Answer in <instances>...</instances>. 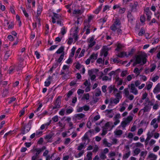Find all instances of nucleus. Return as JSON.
<instances>
[{
  "mask_svg": "<svg viewBox=\"0 0 160 160\" xmlns=\"http://www.w3.org/2000/svg\"><path fill=\"white\" fill-rule=\"evenodd\" d=\"M102 8V6L99 7L98 8L96 9L94 11V12L96 14H98L99 11L101 10Z\"/></svg>",
  "mask_w": 160,
  "mask_h": 160,
  "instance_id": "46",
  "label": "nucleus"
},
{
  "mask_svg": "<svg viewBox=\"0 0 160 160\" xmlns=\"http://www.w3.org/2000/svg\"><path fill=\"white\" fill-rule=\"evenodd\" d=\"M66 32V31L65 30V28L64 27H63L61 29V32L62 34V35H64Z\"/></svg>",
  "mask_w": 160,
  "mask_h": 160,
  "instance_id": "52",
  "label": "nucleus"
},
{
  "mask_svg": "<svg viewBox=\"0 0 160 160\" xmlns=\"http://www.w3.org/2000/svg\"><path fill=\"white\" fill-rule=\"evenodd\" d=\"M123 47V46L121 44V43H118L117 45V48L115 50L116 51H119V50Z\"/></svg>",
  "mask_w": 160,
  "mask_h": 160,
  "instance_id": "24",
  "label": "nucleus"
},
{
  "mask_svg": "<svg viewBox=\"0 0 160 160\" xmlns=\"http://www.w3.org/2000/svg\"><path fill=\"white\" fill-rule=\"evenodd\" d=\"M112 143H111V144H112V145H113V144H116L118 142V139L116 138H113L112 139Z\"/></svg>",
  "mask_w": 160,
  "mask_h": 160,
  "instance_id": "41",
  "label": "nucleus"
},
{
  "mask_svg": "<svg viewBox=\"0 0 160 160\" xmlns=\"http://www.w3.org/2000/svg\"><path fill=\"white\" fill-rule=\"evenodd\" d=\"M128 88H125L124 90V93L125 94L126 96L127 97L129 95V89Z\"/></svg>",
  "mask_w": 160,
  "mask_h": 160,
  "instance_id": "28",
  "label": "nucleus"
},
{
  "mask_svg": "<svg viewBox=\"0 0 160 160\" xmlns=\"http://www.w3.org/2000/svg\"><path fill=\"white\" fill-rule=\"evenodd\" d=\"M140 152V150L138 148H137L134 150V152L136 155L138 154Z\"/></svg>",
  "mask_w": 160,
  "mask_h": 160,
  "instance_id": "44",
  "label": "nucleus"
},
{
  "mask_svg": "<svg viewBox=\"0 0 160 160\" xmlns=\"http://www.w3.org/2000/svg\"><path fill=\"white\" fill-rule=\"evenodd\" d=\"M50 81L47 80L45 82V86L46 87H48L50 85Z\"/></svg>",
  "mask_w": 160,
  "mask_h": 160,
  "instance_id": "63",
  "label": "nucleus"
},
{
  "mask_svg": "<svg viewBox=\"0 0 160 160\" xmlns=\"http://www.w3.org/2000/svg\"><path fill=\"white\" fill-rule=\"evenodd\" d=\"M160 91V85L158 84L154 88L153 92L154 93L158 92Z\"/></svg>",
  "mask_w": 160,
  "mask_h": 160,
  "instance_id": "13",
  "label": "nucleus"
},
{
  "mask_svg": "<svg viewBox=\"0 0 160 160\" xmlns=\"http://www.w3.org/2000/svg\"><path fill=\"white\" fill-rule=\"evenodd\" d=\"M84 29H90L91 26L89 23L87 22H84Z\"/></svg>",
  "mask_w": 160,
  "mask_h": 160,
  "instance_id": "16",
  "label": "nucleus"
},
{
  "mask_svg": "<svg viewBox=\"0 0 160 160\" xmlns=\"http://www.w3.org/2000/svg\"><path fill=\"white\" fill-rule=\"evenodd\" d=\"M84 92V90L81 89H78L77 91V93L78 95L83 94Z\"/></svg>",
  "mask_w": 160,
  "mask_h": 160,
  "instance_id": "59",
  "label": "nucleus"
},
{
  "mask_svg": "<svg viewBox=\"0 0 160 160\" xmlns=\"http://www.w3.org/2000/svg\"><path fill=\"white\" fill-rule=\"evenodd\" d=\"M95 91L96 92L95 93V96L96 97H98L100 96L101 94V91L100 89L97 88L96 89Z\"/></svg>",
  "mask_w": 160,
  "mask_h": 160,
  "instance_id": "21",
  "label": "nucleus"
},
{
  "mask_svg": "<svg viewBox=\"0 0 160 160\" xmlns=\"http://www.w3.org/2000/svg\"><path fill=\"white\" fill-rule=\"evenodd\" d=\"M100 157L101 159H104L106 158L107 157L104 152H102L100 155Z\"/></svg>",
  "mask_w": 160,
  "mask_h": 160,
  "instance_id": "31",
  "label": "nucleus"
},
{
  "mask_svg": "<svg viewBox=\"0 0 160 160\" xmlns=\"http://www.w3.org/2000/svg\"><path fill=\"white\" fill-rule=\"evenodd\" d=\"M115 135L118 136H120L122 134V131L121 130L116 129L114 131Z\"/></svg>",
  "mask_w": 160,
  "mask_h": 160,
  "instance_id": "14",
  "label": "nucleus"
},
{
  "mask_svg": "<svg viewBox=\"0 0 160 160\" xmlns=\"http://www.w3.org/2000/svg\"><path fill=\"white\" fill-rule=\"evenodd\" d=\"M113 87L112 85L108 87V92L109 93H111L113 90Z\"/></svg>",
  "mask_w": 160,
  "mask_h": 160,
  "instance_id": "54",
  "label": "nucleus"
},
{
  "mask_svg": "<svg viewBox=\"0 0 160 160\" xmlns=\"http://www.w3.org/2000/svg\"><path fill=\"white\" fill-rule=\"evenodd\" d=\"M159 78V76L158 75H156L152 78L151 80L153 82H155L158 80Z\"/></svg>",
  "mask_w": 160,
  "mask_h": 160,
  "instance_id": "45",
  "label": "nucleus"
},
{
  "mask_svg": "<svg viewBox=\"0 0 160 160\" xmlns=\"http://www.w3.org/2000/svg\"><path fill=\"white\" fill-rule=\"evenodd\" d=\"M155 131V130H152L151 132L149 131L147 133V138L145 140V142H148L152 137L154 135V133Z\"/></svg>",
  "mask_w": 160,
  "mask_h": 160,
  "instance_id": "7",
  "label": "nucleus"
},
{
  "mask_svg": "<svg viewBox=\"0 0 160 160\" xmlns=\"http://www.w3.org/2000/svg\"><path fill=\"white\" fill-rule=\"evenodd\" d=\"M148 158H152L153 159L156 160L157 158V156L154 154L151 153L149 154L148 156Z\"/></svg>",
  "mask_w": 160,
  "mask_h": 160,
  "instance_id": "25",
  "label": "nucleus"
},
{
  "mask_svg": "<svg viewBox=\"0 0 160 160\" xmlns=\"http://www.w3.org/2000/svg\"><path fill=\"white\" fill-rule=\"evenodd\" d=\"M147 153V151H142L141 152L140 156L144 158L146 156Z\"/></svg>",
  "mask_w": 160,
  "mask_h": 160,
  "instance_id": "37",
  "label": "nucleus"
},
{
  "mask_svg": "<svg viewBox=\"0 0 160 160\" xmlns=\"http://www.w3.org/2000/svg\"><path fill=\"white\" fill-rule=\"evenodd\" d=\"M76 48L75 47H73L71 50V54L72 55V57H73L74 54V53L75 52V51L76 50Z\"/></svg>",
  "mask_w": 160,
  "mask_h": 160,
  "instance_id": "61",
  "label": "nucleus"
},
{
  "mask_svg": "<svg viewBox=\"0 0 160 160\" xmlns=\"http://www.w3.org/2000/svg\"><path fill=\"white\" fill-rule=\"evenodd\" d=\"M133 72L137 74V76H138L140 73V70H139L138 68H136L134 70Z\"/></svg>",
  "mask_w": 160,
  "mask_h": 160,
  "instance_id": "30",
  "label": "nucleus"
},
{
  "mask_svg": "<svg viewBox=\"0 0 160 160\" xmlns=\"http://www.w3.org/2000/svg\"><path fill=\"white\" fill-rule=\"evenodd\" d=\"M147 96H148V94L147 93L145 92L144 93L142 96V99L145 100V99H146L147 98Z\"/></svg>",
  "mask_w": 160,
  "mask_h": 160,
  "instance_id": "48",
  "label": "nucleus"
},
{
  "mask_svg": "<svg viewBox=\"0 0 160 160\" xmlns=\"http://www.w3.org/2000/svg\"><path fill=\"white\" fill-rule=\"evenodd\" d=\"M105 112L106 113V116L109 118H112L114 115V113L112 109L110 110L107 109L106 110Z\"/></svg>",
  "mask_w": 160,
  "mask_h": 160,
  "instance_id": "6",
  "label": "nucleus"
},
{
  "mask_svg": "<svg viewBox=\"0 0 160 160\" xmlns=\"http://www.w3.org/2000/svg\"><path fill=\"white\" fill-rule=\"evenodd\" d=\"M125 10H126V9L125 8H120L119 11V13H120V14L123 13L125 12Z\"/></svg>",
  "mask_w": 160,
  "mask_h": 160,
  "instance_id": "55",
  "label": "nucleus"
},
{
  "mask_svg": "<svg viewBox=\"0 0 160 160\" xmlns=\"http://www.w3.org/2000/svg\"><path fill=\"white\" fill-rule=\"evenodd\" d=\"M145 33L144 30L142 28H141L140 31L138 33V35L139 36H141Z\"/></svg>",
  "mask_w": 160,
  "mask_h": 160,
  "instance_id": "42",
  "label": "nucleus"
},
{
  "mask_svg": "<svg viewBox=\"0 0 160 160\" xmlns=\"http://www.w3.org/2000/svg\"><path fill=\"white\" fill-rule=\"evenodd\" d=\"M64 56V52L62 53L60 56V58H58V60H56V61H58V62H60L63 60Z\"/></svg>",
  "mask_w": 160,
  "mask_h": 160,
  "instance_id": "19",
  "label": "nucleus"
},
{
  "mask_svg": "<svg viewBox=\"0 0 160 160\" xmlns=\"http://www.w3.org/2000/svg\"><path fill=\"white\" fill-rule=\"evenodd\" d=\"M143 130L142 128L139 129L138 130V134L139 135H141L143 132Z\"/></svg>",
  "mask_w": 160,
  "mask_h": 160,
  "instance_id": "62",
  "label": "nucleus"
},
{
  "mask_svg": "<svg viewBox=\"0 0 160 160\" xmlns=\"http://www.w3.org/2000/svg\"><path fill=\"white\" fill-rule=\"evenodd\" d=\"M119 98H111L110 100V104H112L113 103L117 104L119 102Z\"/></svg>",
  "mask_w": 160,
  "mask_h": 160,
  "instance_id": "10",
  "label": "nucleus"
},
{
  "mask_svg": "<svg viewBox=\"0 0 160 160\" xmlns=\"http://www.w3.org/2000/svg\"><path fill=\"white\" fill-rule=\"evenodd\" d=\"M107 88V86L103 85L102 87V91L103 92H105L106 91V88Z\"/></svg>",
  "mask_w": 160,
  "mask_h": 160,
  "instance_id": "56",
  "label": "nucleus"
},
{
  "mask_svg": "<svg viewBox=\"0 0 160 160\" xmlns=\"http://www.w3.org/2000/svg\"><path fill=\"white\" fill-rule=\"evenodd\" d=\"M146 55L144 54H140L138 55H136L132 59L127 65L128 66L130 65V63L133 62V66H135L137 64H141V65L145 64L147 61Z\"/></svg>",
  "mask_w": 160,
  "mask_h": 160,
  "instance_id": "1",
  "label": "nucleus"
},
{
  "mask_svg": "<svg viewBox=\"0 0 160 160\" xmlns=\"http://www.w3.org/2000/svg\"><path fill=\"white\" fill-rule=\"evenodd\" d=\"M98 57V55L97 54L93 53L90 57L89 58L91 60L93 59L94 60L96 59Z\"/></svg>",
  "mask_w": 160,
  "mask_h": 160,
  "instance_id": "17",
  "label": "nucleus"
},
{
  "mask_svg": "<svg viewBox=\"0 0 160 160\" xmlns=\"http://www.w3.org/2000/svg\"><path fill=\"white\" fill-rule=\"evenodd\" d=\"M11 54V53L9 52V51H7L4 56L5 59H7L10 56Z\"/></svg>",
  "mask_w": 160,
  "mask_h": 160,
  "instance_id": "34",
  "label": "nucleus"
},
{
  "mask_svg": "<svg viewBox=\"0 0 160 160\" xmlns=\"http://www.w3.org/2000/svg\"><path fill=\"white\" fill-rule=\"evenodd\" d=\"M54 17L57 19H60L61 18V16L55 12H53Z\"/></svg>",
  "mask_w": 160,
  "mask_h": 160,
  "instance_id": "40",
  "label": "nucleus"
},
{
  "mask_svg": "<svg viewBox=\"0 0 160 160\" xmlns=\"http://www.w3.org/2000/svg\"><path fill=\"white\" fill-rule=\"evenodd\" d=\"M31 128V125L28 123L26 125L22 127L21 129V132L20 134H25L28 132Z\"/></svg>",
  "mask_w": 160,
  "mask_h": 160,
  "instance_id": "4",
  "label": "nucleus"
},
{
  "mask_svg": "<svg viewBox=\"0 0 160 160\" xmlns=\"http://www.w3.org/2000/svg\"><path fill=\"white\" fill-rule=\"evenodd\" d=\"M70 141V139L69 138H67L65 139L64 143L66 144H68Z\"/></svg>",
  "mask_w": 160,
  "mask_h": 160,
  "instance_id": "64",
  "label": "nucleus"
},
{
  "mask_svg": "<svg viewBox=\"0 0 160 160\" xmlns=\"http://www.w3.org/2000/svg\"><path fill=\"white\" fill-rule=\"evenodd\" d=\"M128 87L130 89V92L133 93L134 95H136L138 93V91L137 89L135 88V85L133 83L129 84Z\"/></svg>",
  "mask_w": 160,
  "mask_h": 160,
  "instance_id": "5",
  "label": "nucleus"
},
{
  "mask_svg": "<svg viewBox=\"0 0 160 160\" xmlns=\"http://www.w3.org/2000/svg\"><path fill=\"white\" fill-rule=\"evenodd\" d=\"M85 143H81L80 144V145L78 146L77 150H81L84 148Z\"/></svg>",
  "mask_w": 160,
  "mask_h": 160,
  "instance_id": "20",
  "label": "nucleus"
},
{
  "mask_svg": "<svg viewBox=\"0 0 160 160\" xmlns=\"http://www.w3.org/2000/svg\"><path fill=\"white\" fill-rule=\"evenodd\" d=\"M61 103V100L59 98V97L57 98L54 103V104L57 105V106H54L52 108L53 109H54L57 108H58L60 107V105Z\"/></svg>",
  "mask_w": 160,
  "mask_h": 160,
  "instance_id": "8",
  "label": "nucleus"
},
{
  "mask_svg": "<svg viewBox=\"0 0 160 160\" xmlns=\"http://www.w3.org/2000/svg\"><path fill=\"white\" fill-rule=\"evenodd\" d=\"M89 93L85 94L83 95V98L88 100L89 99Z\"/></svg>",
  "mask_w": 160,
  "mask_h": 160,
  "instance_id": "38",
  "label": "nucleus"
},
{
  "mask_svg": "<svg viewBox=\"0 0 160 160\" xmlns=\"http://www.w3.org/2000/svg\"><path fill=\"white\" fill-rule=\"evenodd\" d=\"M121 24L118 18L116 19L114 23L110 27V28L112 31L115 32L119 28H121Z\"/></svg>",
  "mask_w": 160,
  "mask_h": 160,
  "instance_id": "3",
  "label": "nucleus"
},
{
  "mask_svg": "<svg viewBox=\"0 0 160 160\" xmlns=\"http://www.w3.org/2000/svg\"><path fill=\"white\" fill-rule=\"evenodd\" d=\"M130 155V152H129L124 154L123 158V159H126L128 158Z\"/></svg>",
  "mask_w": 160,
  "mask_h": 160,
  "instance_id": "36",
  "label": "nucleus"
},
{
  "mask_svg": "<svg viewBox=\"0 0 160 160\" xmlns=\"http://www.w3.org/2000/svg\"><path fill=\"white\" fill-rule=\"evenodd\" d=\"M42 107V103H40L39 106L38 107V108L36 109V110H35L34 111V113H36L38 111H39L41 107Z\"/></svg>",
  "mask_w": 160,
  "mask_h": 160,
  "instance_id": "53",
  "label": "nucleus"
},
{
  "mask_svg": "<svg viewBox=\"0 0 160 160\" xmlns=\"http://www.w3.org/2000/svg\"><path fill=\"white\" fill-rule=\"evenodd\" d=\"M92 153L91 152H88L87 155V157L88 160H92Z\"/></svg>",
  "mask_w": 160,
  "mask_h": 160,
  "instance_id": "29",
  "label": "nucleus"
},
{
  "mask_svg": "<svg viewBox=\"0 0 160 160\" xmlns=\"http://www.w3.org/2000/svg\"><path fill=\"white\" fill-rule=\"evenodd\" d=\"M82 13V12L78 9L75 10L73 12V13L75 14H81Z\"/></svg>",
  "mask_w": 160,
  "mask_h": 160,
  "instance_id": "35",
  "label": "nucleus"
},
{
  "mask_svg": "<svg viewBox=\"0 0 160 160\" xmlns=\"http://www.w3.org/2000/svg\"><path fill=\"white\" fill-rule=\"evenodd\" d=\"M42 11V7L41 6L39 5L38 7L37 11V15L38 17Z\"/></svg>",
  "mask_w": 160,
  "mask_h": 160,
  "instance_id": "15",
  "label": "nucleus"
},
{
  "mask_svg": "<svg viewBox=\"0 0 160 160\" xmlns=\"http://www.w3.org/2000/svg\"><path fill=\"white\" fill-rule=\"evenodd\" d=\"M85 52V50L84 49H83L82 50V51L79 55L78 58H80L81 57L83 56L84 55V53Z\"/></svg>",
  "mask_w": 160,
  "mask_h": 160,
  "instance_id": "43",
  "label": "nucleus"
},
{
  "mask_svg": "<svg viewBox=\"0 0 160 160\" xmlns=\"http://www.w3.org/2000/svg\"><path fill=\"white\" fill-rule=\"evenodd\" d=\"M103 143L104 144L106 147H110L112 145V144L108 142L106 138H104L103 140Z\"/></svg>",
  "mask_w": 160,
  "mask_h": 160,
  "instance_id": "12",
  "label": "nucleus"
},
{
  "mask_svg": "<svg viewBox=\"0 0 160 160\" xmlns=\"http://www.w3.org/2000/svg\"><path fill=\"white\" fill-rule=\"evenodd\" d=\"M36 21L37 22H36L38 23V26H40L41 25L40 19L39 18V17H38L37 15L36 16Z\"/></svg>",
  "mask_w": 160,
  "mask_h": 160,
  "instance_id": "39",
  "label": "nucleus"
},
{
  "mask_svg": "<svg viewBox=\"0 0 160 160\" xmlns=\"http://www.w3.org/2000/svg\"><path fill=\"white\" fill-rule=\"evenodd\" d=\"M118 56L120 58H122L124 56H126L127 57V53L125 52H122L119 54Z\"/></svg>",
  "mask_w": 160,
  "mask_h": 160,
  "instance_id": "18",
  "label": "nucleus"
},
{
  "mask_svg": "<svg viewBox=\"0 0 160 160\" xmlns=\"http://www.w3.org/2000/svg\"><path fill=\"white\" fill-rule=\"evenodd\" d=\"M112 124V122H108L105 124L103 128L108 129V128L111 127V124Z\"/></svg>",
  "mask_w": 160,
  "mask_h": 160,
  "instance_id": "22",
  "label": "nucleus"
},
{
  "mask_svg": "<svg viewBox=\"0 0 160 160\" xmlns=\"http://www.w3.org/2000/svg\"><path fill=\"white\" fill-rule=\"evenodd\" d=\"M143 104L144 107L143 109H141V111H143L144 112H149L151 109V106L154 105V103L151 101L148 98L145 100Z\"/></svg>",
  "mask_w": 160,
  "mask_h": 160,
  "instance_id": "2",
  "label": "nucleus"
},
{
  "mask_svg": "<svg viewBox=\"0 0 160 160\" xmlns=\"http://www.w3.org/2000/svg\"><path fill=\"white\" fill-rule=\"evenodd\" d=\"M108 130V129H107V128L106 129L103 128V129L102 130V132L101 133V135L102 136L105 135L107 133Z\"/></svg>",
  "mask_w": 160,
  "mask_h": 160,
  "instance_id": "33",
  "label": "nucleus"
},
{
  "mask_svg": "<svg viewBox=\"0 0 160 160\" xmlns=\"http://www.w3.org/2000/svg\"><path fill=\"white\" fill-rule=\"evenodd\" d=\"M82 107L83 108V110L85 111H88L90 109L89 107L87 105H85Z\"/></svg>",
  "mask_w": 160,
  "mask_h": 160,
  "instance_id": "47",
  "label": "nucleus"
},
{
  "mask_svg": "<svg viewBox=\"0 0 160 160\" xmlns=\"http://www.w3.org/2000/svg\"><path fill=\"white\" fill-rule=\"evenodd\" d=\"M90 44L88 45L89 48H91L93 46L96 44V42L95 41H93L90 42Z\"/></svg>",
  "mask_w": 160,
  "mask_h": 160,
  "instance_id": "60",
  "label": "nucleus"
},
{
  "mask_svg": "<svg viewBox=\"0 0 160 160\" xmlns=\"http://www.w3.org/2000/svg\"><path fill=\"white\" fill-rule=\"evenodd\" d=\"M76 119L80 120L81 118H84L85 117L84 114L81 113L76 114L74 116Z\"/></svg>",
  "mask_w": 160,
  "mask_h": 160,
  "instance_id": "9",
  "label": "nucleus"
},
{
  "mask_svg": "<svg viewBox=\"0 0 160 160\" xmlns=\"http://www.w3.org/2000/svg\"><path fill=\"white\" fill-rule=\"evenodd\" d=\"M127 74V71H124L122 72L121 74V76L122 77H124Z\"/></svg>",
  "mask_w": 160,
  "mask_h": 160,
  "instance_id": "57",
  "label": "nucleus"
},
{
  "mask_svg": "<svg viewBox=\"0 0 160 160\" xmlns=\"http://www.w3.org/2000/svg\"><path fill=\"white\" fill-rule=\"evenodd\" d=\"M127 123H128L125 120H124V121L122 122L121 123V125L122 127L125 128Z\"/></svg>",
  "mask_w": 160,
  "mask_h": 160,
  "instance_id": "51",
  "label": "nucleus"
},
{
  "mask_svg": "<svg viewBox=\"0 0 160 160\" xmlns=\"http://www.w3.org/2000/svg\"><path fill=\"white\" fill-rule=\"evenodd\" d=\"M128 21L131 23H132L133 20L134 18L132 16L131 12H128Z\"/></svg>",
  "mask_w": 160,
  "mask_h": 160,
  "instance_id": "11",
  "label": "nucleus"
},
{
  "mask_svg": "<svg viewBox=\"0 0 160 160\" xmlns=\"http://www.w3.org/2000/svg\"><path fill=\"white\" fill-rule=\"evenodd\" d=\"M134 76L133 74L132 75H128L127 77V80L128 81H129L131 80L132 79V77H133Z\"/></svg>",
  "mask_w": 160,
  "mask_h": 160,
  "instance_id": "50",
  "label": "nucleus"
},
{
  "mask_svg": "<svg viewBox=\"0 0 160 160\" xmlns=\"http://www.w3.org/2000/svg\"><path fill=\"white\" fill-rule=\"evenodd\" d=\"M140 21L142 22H144L145 21V17L144 15H142L140 17Z\"/></svg>",
  "mask_w": 160,
  "mask_h": 160,
  "instance_id": "49",
  "label": "nucleus"
},
{
  "mask_svg": "<svg viewBox=\"0 0 160 160\" xmlns=\"http://www.w3.org/2000/svg\"><path fill=\"white\" fill-rule=\"evenodd\" d=\"M52 120L54 122H58V117L57 116H55L52 118Z\"/></svg>",
  "mask_w": 160,
  "mask_h": 160,
  "instance_id": "58",
  "label": "nucleus"
},
{
  "mask_svg": "<svg viewBox=\"0 0 160 160\" xmlns=\"http://www.w3.org/2000/svg\"><path fill=\"white\" fill-rule=\"evenodd\" d=\"M64 50V48L63 47H61L56 52V53L58 54H60L62 53Z\"/></svg>",
  "mask_w": 160,
  "mask_h": 160,
  "instance_id": "32",
  "label": "nucleus"
},
{
  "mask_svg": "<svg viewBox=\"0 0 160 160\" xmlns=\"http://www.w3.org/2000/svg\"><path fill=\"white\" fill-rule=\"evenodd\" d=\"M53 135V134L51 133L49 134L46 135L45 137V138L46 139H47L48 141L51 138Z\"/></svg>",
  "mask_w": 160,
  "mask_h": 160,
  "instance_id": "23",
  "label": "nucleus"
},
{
  "mask_svg": "<svg viewBox=\"0 0 160 160\" xmlns=\"http://www.w3.org/2000/svg\"><path fill=\"white\" fill-rule=\"evenodd\" d=\"M34 151H36L37 152L35 155L38 157V155L42 152V150L41 148H35L34 149Z\"/></svg>",
  "mask_w": 160,
  "mask_h": 160,
  "instance_id": "26",
  "label": "nucleus"
},
{
  "mask_svg": "<svg viewBox=\"0 0 160 160\" xmlns=\"http://www.w3.org/2000/svg\"><path fill=\"white\" fill-rule=\"evenodd\" d=\"M133 118L131 116H129L125 119V121L128 123L130 121H131L132 119Z\"/></svg>",
  "mask_w": 160,
  "mask_h": 160,
  "instance_id": "27",
  "label": "nucleus"
}]
</instances>
